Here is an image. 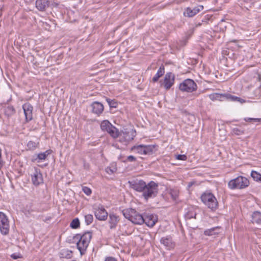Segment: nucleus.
I'll list each match as a JSON object with an SVG mask.
<instances>
[{"label": "nucleus", "mask_w": 261, "mask_h": 261, "mask_svg": "<svg viewBox=\"0 0 261 261\" xmlns=\"http://www.w3.org/2000/svg\"><path fill=\"white\" fill-rule=\"evenodd\" d=\"M91 238L92 232L91 231H87L83 235L76 234L73 237L74 240H78L76 246L82 255L85 254Z\"/></svg>", "instance_id": "1"}, {"label": "nucleus", "mask_w": 261, "mask_h": 261, "mask_svg": "<svg viewBox=\"0 0 261 261\" xmlns=\"http://www.w3.org/2000/svg\"><path fill=\"white\" fill-rule=\"evenodd\" d=\"M124 217L135 224H142L144 223L143 217L141 214L133 208H127L123 210Z\"/></svg>", "instance_id": "2"}, {"label": "nucleus", "mask_w": 261, "mask_h": 261, "mask_svg": "<svg viewBox=\"0 0 261 261\" xmlns=\"http://www.w3.org/2000/svg\"><path fill=\"white\" fill-rule=\"evenodd\" d=\"M202 202L212 211L218 208V202L213 194L211 192H204L200 197Z\"/></svg>", "instance_id": "3"}, {"label": "nucleus", "mask_w": 261, "mask_h": 261, "mask_svg": "<svg viewBox=\"0 0 261 261\" xmlns=\"http://www.w3.org/2000/svg\"><path fill=\"white\" fill-rule=\"evenodd\" d=\"M142 193V197L146 200L156 197L158 193V184L154 181H150L148 184L146 183Z\"/></svg>", "instance_id": "4"}, {"label": "nucleus", "mask_w": 261, "mask_h": 261, "mask_svg": "<svg viewBox=\"0 0 261 261\" xmlns=\"http://www.w3.org/2000/svg\"><path fill=\"white\" fill-rule=\"evenodd\" d=\"M249 185V180L243 176H240L230 180L228 184L230 189H242L247 187Z\"/></svg>", "instance_id": "5"}, {"label": "nucleus", "mask_w": 261, "mask_h": 261, "mask_svg": "<svg viewBox=\"0 0 261 261\" xmlns=\"http://www.w3.org/2000/svg\"><path fill=\"white\" fill-rule=\"evenodd\" d=\"M197 88V84L191 79H187L180 83L179 89L184 92H192Z\"/></svg>", "instance_id": "6"}, {"label": "nucleus", "mask_w": 261, "mask_h": 261, "mask_svg": "<svg viewBox=\"0 0 261 261\" xmlns=\"http://www.w3.org/2000/svg\"><path fill=\"white\" fill-rule=\"evenodd\" d=\"M0 230L4 235L9 233V222L6 215L3 212H0Z\"/></svg>", "instance_id": "7"}, {"label": "nucleus", "mask_w": 261, "mask_h": 261, "mask_svg": "<svg viewBox=\"0 0 261 261\" xmlns=\"http://www.w3.org/2000/svg\"><path fill=\"white\" fill-rule=\"evenodd\" d=\"M175 81V75L172 72H168L166 74L163 85L166 90H169L174 84Z\"/></svg>", "instance_id": "8"}, {"label": "nucleus", "mask_w": 261, "mask_h": 261, "mask_svg": "<svg viewBox=\"0 0 261 261\" xmlns=\"http://www.w3.org/2000/svg\"><path fill=\"white\" fill-rule=\"evenodd\" d=\"M94 215L96 218L100 221H105L108 217L107 211L102 206H99L95 210Z\"/></svg>", "instance_id": "9"}, {"label": "nucleus", "mask_w": 261, "mask_h": 261, "mask_svg": "<svg viewBox=\"0 0 261 261\" xmlns=\"http://www.w3.org/2000/svg\"><path fill=\"white\" fill-rule=\"evenodd\" d=\"M129 183L132 189L139 192H142L146 184V182L143 180H135L129 181Z\"/></svg>", "instance_id": "10"}, {"label": "nucleus", "mask_w": 261, "mask_h": 261, "mask_svg": "<svg viewBox=\"0 0 261 261\" xmlns=\"http://www.w3.org/2000/svg\"><path fill=\"white\" fill-rule=\"evenodd\" d=\"M22 108L25 117L27 122H29L33 119V106L29 103H25L22 106Z\"/></svg>", "instance_id": "11"}, {"label": "nucleus", "mask_w": 261, "mask_h": 261, "mask_svg": "<svg viewBox=\"0 0 261 261\" xmlns=\"http://www.w3.org/2000/svg\"><path fill=\"white\" fill-rule=\"evenodd\" d=\"M203 9V6H198L191 9L189 7L187 8L184 12V15L185 17H192L195 16L199 12L202 10Z\"/></svg>", "instance_id": "12"}, {"label": "nucleus", "mask_w": 261, "mask_h": 261, "mask_svg": "<svg viewBox=\"0 0 261 261\" xmlns=\"http://www.w3.org/2000/svg\"><path fill=\"white\" fill-rule=\"evenodd\" d=\"M144 223L150 227H153L158 221V218L155 215L147 214L143 217Z\"/></svg>", "instance_id": "13"}, {"label": "nucleus", "mask_w": 261, "mask_h": 261, "mask_svg": "<svg viewBox=\"0 0 261 261\" xmlns=\"http://www.w3.org/2000/svg\"><path fill=\"white\" fill-rule=\"evenodd\" d=\"M108 222L111 229L116 228L117 224L120 221L119 217L114 213H110L109 215Z\"/></svg>", "instance_id": "14"}, {"label": "nucleus", "mask_w": 261, "mask_h": 261, "mask_svg": "<svg viewBox=\"0 0 261 261\" xmlns=\"http://www.w3.org/2000/svg\"><path fill=\"white\" fill-rule=\"evenodd\" d=\"M49 2L48 0H36V7L40 11H44L49 7Z\"/></svg>", "instance_id": "15"}, {"label": "nucleus", "mask_w": 261, "mask_h": 261, "mask_svg": "<svg viewBox=\"0 0 261 261\" xmlns=\"http://www.w3.org/2000/svg\"><path fill=\"white\" fill-rule=\"evenodd\" d=\"M50 149L47 150L44 152H41L37 155H34L32 158V162H39L40 161L44 160L46 157L51 153Z\"/></svg>", "instance_id": "16"}, {"label": "nucleus", "mask_w": 261, "mask_h": 261, "mask_svg": "<svg viewBox=\"0 0 261 261\" xmlns=\"http://www.w3.org/2000/svg\"><path fill=\"white\" fill-rule=\"evenodd\" d=\"M93 113L99 115L103 111L104 107L102 103L97 101L93 102L91 105Z\"/></svg>", "instance_id": "17"}, {"label": "nucleus", "mask_w": 261, "mask_h": 261, "mask_svg": "<svg viewBox=\"0 0 261 261\" xmlns=\"http://www.w3.org/2000/svg\"><path fill=\"white\" fill-rule=\"evenodd\" d=\"M121 132L125 136L124 138L125 140H127V141H128V142L132 141L136 135V130L133 129L129 130L125 129L123 130H122Z\"/></svg>", "instance_id": "18"}, {"label": "nucleus", "mask_w": 261, "mask_h": 261, "mask_svg": "<svg viewBox=\"0 0 261 261\" xmlns=\"http://www.w3.org/2000/svg\"><path fill=\"white\" fill-rule=\"evenodd\" d=\"M160 242L161 244L166 246L168 249L173 248L175 246V244L173 242L171 237L162 238L160 240Z\"/></svg>", "instance_id": "19"}, {"label": "nucleus", "mask_w": 261, "mask_h": 261, "mask_svg": "<svg viewBox=\"0 0 261 261\" xmlns=\"http://www.w3.org/2000/svg\"><path fill=\"white\" fill-rule=\"evenodd\" d=\"M32 181L33 185L38 186L40 184L43 182L42 174L36 170L34 174L32 176Z\"/></svg>", "instance_id": "20"}, {"label": "nucleus", "mask_w": 261, "mask_h": 261, "mask_svg": "<svg viewBox=\"0 0 261 261\" xmlns=\"http://www.w3.org/2000/svg\"><path fill=\"white\" fill-rule=\"evenodd\" d=\"M164 73L165 68L164 65H162L158 69L157 73L153 77L152 81L154 83L156 82L157 81H158L159 78L164 75Z\"/></svg>", "instance_id": "21"}, {"label": "nucleus", "mask_w": 261, "mask_h": 261, "mask_svg": "<svg viewBox=\"0 0 261 261\" xmlns=\"http://www.w3.org/2000/svg\"><path fill=\"white\" fill-rule=\"evenodd\" d=\"M252 223L261 224V213L258 211H255L252 214Z\"/></svg>", "instance_id": "22"}, {"label": "nucleus", "mask_w": 261, "mask_h": 261, "mask_svg": "<svg viewBox=\"0 0 261 261\" xmlns=\"http://www.w3.org/2000/svg\"><path fill=\"white\" fill-rule=\"evenodd\" d=\"M72 251L68 249H63L59 253L60 258L70 259L72 257Z\"/></svg>", "instance_id": "23"}, {"label": "nucleus", "mask_w": 261, "mask_h": 261, "mask_svg": "<svg viewBox=\"0 0 261 261\" xmlns=\"http://www.w3.org/2000/svg\"><path fill=\"white\" fill-rule=\"evenodd\" d=\"M107 132L113 138H118L119 135V132L118 129L113 125L112 126H110V128L107 131Z\"/></svg>", "instance_id": "24"}, {"label": "nucleus", "mask_w": 261, "mask_h": 261, "mask_svg": "<svg viewBox=\"0 0 261 261\" xmlns=\"http://www.w3.org/2000/svg\"><path fill=\"white\" fill-rule=\"evenodd\" d=\"M155 151V145H144V154H151Z\"/></svg>", "instance_id": "25"}, {"label": "nucleus", "mask_w": 261, "mask_h": 261, "mask_svg": "<svg viewBox=\"0 0 261 261\" xmlns=\"http://www.w3.org/2000/svg\"><path fill=\"white\" fill-rule=\"evenodd\" d=\"M220 227H215L211 229H208L204 231V234L207 236H211L213 235L218 234L219 232H217L216 230L220 229Z\"/></svg>", "instance_id": "26"}, {"label": "nucleus", "mask_w": 261, "mask_h": 261, "mask_svg": "<svg viewBox=\"0 0 261 261\" xmlns=\"http://www.w3.org/2000/svg\"><path fill=\"white\" fill-rule=\"evenodd\" d=\"M227 100L232 101H238L240 102L241 103H243L246 102V100L243 98L237 97L236 96H234L228 94Z\"/></svg>", "instance_id": "27"}, {"label": "nucleus", "mask_w": 261, "mask_h": 261, "mask_svg": "<svg viewBox=\"0 0 261 261\" xmlns=\"http://www.w3.org/2000/svg\"><path fill=\"white\" fill-rule=\"evenodd\" d=\"M110 126H112V124L108 120H103L100 124L101 129L106 132L110 128Z\"/></svg>", "instance_id": "28"}, {"label": "nucleus", "mask_w": 261, "mask_h": 261, "mask_svg": "<svg viewBox=\"0 0 261 261\" xmlns=\"http://www.w3.org/2000/svg\"><path fill=\"white\" fill-rule=\"evenodd\" d=\"M27 146L28 149L30 150H34L39 147V142L30 141L28 142Z\"/></svg>", "instance_id": "29"}, {"label": "nucleus", "mask_w": 261, "mask_h": 261, "mask_svg": "<svg viewBox=\"0 0 261 261\" xmlns=\"http://www.w3.org/2000/svg\"><path fill=\"white\" fill-rule=\"evenodd\" d=\"M80 222L78 218L74 219L70 223V226L73 229H77L80 227Z\"/></svg>", "instance_id": "30"}, {"label": "nucleus", "mask_w": 261, "mask_h": 261, "mask_svg": "<svg viewBox=\"0 0 261 261\" xmlns=\"http://www.w3.org/2000/svg\"><path fill=\"white\" fill-rule=\"evenodd\" d=\"M106 101L110 108H116L118 106V102L115 99H111L110 98H107Z\"/></svg>", "instance_id": "31"}, {"label": "nucleus", "mask_w": 261, "mask_h": 261, "mask_svg": "<svg viewBox=\"0 0 261 261\" xmlns=\"http://www.w3.org/2000/svg\"><path fill=\"white\" fill-rule=\"evenodd\" d=\"M228 93H216V98H217V100L222 101L224 99L227 100L228 98Z\"/></svg>", "instance_id": "32"}, {"label": "nucleus", "mask_w": 261, "mask_h": 261, "mask_svg": "<svg viewBox=\"0 0 261 261\" xmlns=\"http://www.w3.org/2000/svg\"><path fill=\"white\" fill-rule=\"evenodd\" d=\"M252 178L255 181H261V174L256 171H252L251 173Z\"/></svg>", "instance_id": "33"}, {"label": "nucleus", "mask_w": 261, "mask_h": 261, "mask_svg": "<svg viewBox=\"0 0 261 261\" xmlns=\"http://www.w3.org/2000/svg\"><path fill=\"white\" fill-rule=\"evenodd\" d=\"M85 221L87 225L91 224L93 221V216L91 214H87L85 216Z\"/></svg>", "instance_id": "34"}, {"label": "nucleus", "mask_w": 261, "mask_h": 261, "mask_svg": "<svg viewBox=\"0 0 261 261\" xmlns=\"http://www.w3.org/2000/svg\"><path fill=\"white\" fill-rule=\"evenodd\" d=\"M124 137L125 136H124V134L122 133V132H119V135L118 136V141L124 145H127V143H128L129 142L127 140H125Z\"/></svg>", "instance_id": "35"}, {"label": "nucleus", "mask_w": 261, "mask_h": 261, "mask_svg": "<svg viewBox=\"0 0 261 261\" xmlns=\"http://www.w3.org/2000/svg\"><path fill=\"white\" fill-rule=\"evenodd\" d=\"M106 171L107 173H108L109 174H112L116 172L117 171V168L115 166H112V167H107L106 169Z\"/></svg>", "instance_id": "36"}, {"label": "nucleus", "mask_w": 261, "mask_h": 261, "mask_svg": "<svg viewBox=\"0 0 261 261\" xmlns=\"http://www.w3.org/2000/svg\"><path fill=\"white\" fill-rule=\"evenodd\" d=\"M143 149H144L143 145H140L137 146H134V147L132 148V149H136L137 150L138 152L141 154H144Z\"/></svg>", "instance_id": "37"}, {"label": "nucleus", "mask_w": 261, "mask_h": 261, "mask_svg": "<svg viewBox=\"0 0 261 261\" xmlns=\"http://www.w3.org/2000/svg\"><path fill=\"white\" fill-rule=\"evenodd\" d=\"M196 214L194 211H188L186 214V217L187 219L196 218Z\"/></svg>", "instance_id": "38"}, {"label": "nucleus", "mask_w": 261, "mask_h": 261, "mask_svg": "<svg viewBox=\"0 0 261 261\" xmlns=\"http://www.w3.org/2000/svg\"><path fill=\"white\" fill-rule=\"evenodd\" d=\"M82 190L84 192V193L88 196L90 195L92 193V191L91 189L86 186L82 187Z\"/></svg>", "instance_id": "39"}, {"label": "nucleus", "mask_w": 261, "mask_h": 261, "mask_svg": "<svg viewBox=\"0 0 261 261\" xmlns=\"http://www.w3.org/2000/svg\"><path fill=\"white\" fill-rule=\"evenodd\" d=\"M232 132L236 135H241L244 133V131L238 128H234L232 129Z\"/></svg>", "instance_id": "40"}, {"label": "nucleus", "mask_w": 261, "mask_h": 261, "mask_svg": "<svg viewBox=\"0 0 261 261\" xmlns=\"http://www.w3.org/2000/svg\"><path fill=\"white\" fill-rule=\"evenodd\" d=\"M244 120L246 122H250L252 121H253L255 122L261 121V119H259V118H245L244 119Z\"/></svg>", "instance_id": "41"}, {"label": "nucleus", "mask_w": 261, "mask_h": 261, "mask_svg": "<svg viewBox=\"0 0 261 261\" xmlns=\"http://www.w3.org/2000/svg\"><path fill=\"white\" fill-rule=\"evenodd\" d=\"M255 92V97L256 98H258L261 96V88L259 87L256 89L254 91Z\"/></svg>", "instance_id": "42"}, {"label": "nucleus", "mask_w": 261, "mask_h": 261, "mask_svg": "<svg viewBox=\"0 0 261 261\" xmlns=\"http://www.w3.org/2000/svg\"><path fill=\"white\" fill-rule=\"evenodd\" d=\"M176 159L178 160L186 161L187 156L185 154H178L176 156Z\"/></svg>", "instance_id": "43"}, {"label": "nucleus", "mask_w": 261, "mask_h": 261, "mask_svg": "<svg viewBox=\"0 0 261 261\" xmlns=\"http://www.w3.org/2000/svg\"><path fill=\"white\" fill-rule=\"evenodd\" d=\"M126 161L130 162H135L136 161V158L133 155H129L127 157L126 160L123 161L124 162H125Z\"/></svg>", "instance_id": "44"}, {"label": "nucleus", "mask_w": 261, "mask_h": 261, "mask_svg": "<svg viewBox=\"0 0 261 261\" xmlns=\"http://www.w3.org/2000/svg\"><path fill=\"white\" fill-rule=\"evenodd\" d=\"M105 261H117V259L115 257L109 256L105 258Z\"/></svg>", "instance_id": "45"}, {"label": "nucleus", "mask_w": 261, "mask_h": 261, "mask_svg": "<svg viewBox=\"0 0 261 261\" xmlns=\"http://www.w3.org/2000/svg\"><path fill=\"white\" fill-rule=\"evenodd\" d=\"M210 98L212 100H217V98H216V93L210 94L209 95Z\"/></svg>", "instance_id": "46"}, {"label": "nucleus", "mask_w": 261, "mask_h": 261, "mask_svg": "<svg viewBox=\"0 0 261 261\" xmlns=\"http://www.w3.org/2000/svg\"><path fill=\"white\" fill-rule=\"evenodd\" d=\"M11 257L14 259H16L17 258H20V256L18 255H17L15 253L14 254H12L11 255Z\"/></svg>", "instance_id": "47"}, {"label": "nucleus", "mask_w": 261, "mask_h": 261, "mask_svg": "<svg viewBox=\"0 0 261 261\" xmlns=\"http://www.w3.org/2000/svg\"><path fill=\"white\" fill-rule=\"evenodd\" d=\"M244 2H252V3H253V2L254 1H255L256 0H244Z\"/></svg>", "instance_id": "48"}]
</instances>
